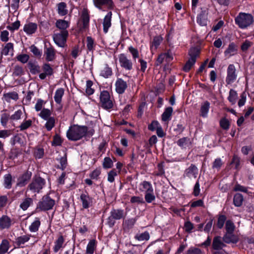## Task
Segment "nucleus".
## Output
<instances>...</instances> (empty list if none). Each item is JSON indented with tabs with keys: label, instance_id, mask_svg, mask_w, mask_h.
Segmentation results:
<instances>
[{
	"label": "nucleus",
	"instance_id": "obj_35",
	"mask_svg": "<svg viewBox=\"0 0 254 254\" xmlns=\"http://www.w3.org/2000/svg\"><path fill=\"white\" fill-rule=\"evenodd\" d=\"M9 248V243L6 240H3L0 245V254H5Z\"/></svg>",
	"mask_w": 254,
	"mask_h": 254
},
{
	"label": "nucleus",
	"instance_id": "obj_37",
	"mask_svg": "<svg viewBox=\"0 0 254 254\" xmlns=\"http://www.w3.org/2000/svg\"><path fill=\"white\" fill-rule=\"evenodd\" d=\"M33 203V199L30 197L24 199L20 205V208L26 210Z\"/></svg>",
	"mask_w": 254,
	"mask_h": 254
},
{
	"label": "nucleus",
	"instance_id": "obj_1",
	"mask_svg": "<svg viewBox=\"0 0 254 254\" xmlns=\"http://www.w3.org/2000/svg\"><path fill=\"white\" fill-rule=\"evenodd\" d=\"M94 132V127H91L74 125L68 129L66 136L69 140L76 141L79 140L85 135L92 136Z\"/></svg>",
	"mask_w": 254,
	"mask_h": 254
},
{
	"label": "nucleus",
	"instance_id": "obj_28",
	"mask_svg": "<svg viewBox=\"0 0 254 254\" xmlns=\"http://www.w3.org/2000/svg\"><path fill=\"white\" fill-rule=\"evenodd\" d=\"M198 173L197 168L194 165H191L190 166L186 171V176L191 178H195Z\"/></svg>",
	"mask_w": 254,
	"mask_h": 254
},
{
	"label": "nucleus",
	"instance_id": "obj_16",
	"mask_svg": "<svg viewBox=\"0 0 254 254\" xmlns=\"http://www.w3.org/2000/svg\"><path fill=\"white\" fill-rule=\"evenodd\" d=\"M26 116V114L24 108L19 109L16 111L11 116V121H18L24 118Z\"/></svg>",
	"mask_w": 254,
	"mask_h": 254
},
{
	"label": "nucleus",
	"instance_id": "obj_33",
	"mask_svg": "<svg viewBox=\"0 0 254 254\" xmlns=\"http://www.w3.org/2000/svg\"><path fill=\"white\" fill-rule=\"evenodd\" d=\"M64 94V89L62 88H58L55 92L54 99L55 102L58 104H60Z\"/></svg>",
	"mask_w": 254,
	"mask_h": 254
},
{
	"label": "nucleus",
	"instance_id": "obj_26",
	"mask_svg": "<svg viewBox=\"0 0 254 254\" xmlns=\"http://www.w3.org/2000/svg\"><path fill=\"white\" fill-rule=\"evenodd\" d=\"M124 216V210L120 209H114L111 212V216L109 219H114L119 220L122 218Z\"/></svg>",
	"mask_w": 254,
	"mask_h": 254
},
{
	"label": "nucleus",
	"instance_id": "obj_19",
	"mask_svg": "<svg viewBox=\"0 0 254 254\" xmlns=\"http://www.w3.org/2000/svg\"><path fill=\"white\" fill-rule=\"evenodd\" d=\"M139 190L142 192H145V193L148 192H152L153 190V188L151 184L147 181H143L140 184L139 186Z\"/></svg>",
	"mask_w": 254,
	"mask_h": 254
},
{
	"label": "nucleus",
	"instance_id": "obj_31",
	"mask_svg": "<svg viewBox=\"0 0 254 254\" xmlns=\"http://www.w3.org/2000/svg\"><path fill=\"white\" fill-rule=\"evenodd\" d=\"M58 13L61 16H64L67 13L68 10L66 8V4L64 2L58 4Z\"/></svg>",
	"mask_w": 254,
	"mask_h": 254
},
{
	"label": "nucleus",
	"instance_id": "obj_21",
	"mask_svg": "<svg viewBox=\"0 0 254 254\" xmlns=\"http://www.w3.org/2000/svg\"><path fill=\"white\" fill-rule=\"evenodd\" d=\"M99 74L100 76L107 78L112 75V70L107 64H105L101 68Z\"/></svg>",
	"mask_w": 254,
	"mask_h": 254
},
{
	"label": "nucleus",
	"instance_id": "obj_55",
	"mask_svg": "<svg viewBox=\"0 0 254 254\" xmlns=\"http://www.w3.org/2000/svg\"><path fill=\"white\" fill-rule=\"evenodd\" d=\"M42 69L44 72L48 75H51L53 73V68L51 67L49 64H44L42 66Z\"/></svg>",
	"mask_w": 254,
	"mask_h": 254
},
{
	"label": "nucleus",
	"instance_id": "obj_48",
	"mask_svg": "<svg viewBox=\"0 0 254 254\" xmlns=\"http://www.w3.org/2000/svg\"><path fill=\"white\" fill-rule=\"evenodd\" d=\"M195 63V61H194L193 59H189L183 67L184 70L186 72L189 71L191 69V68L193 66Z\"/></svg>",
	"mask_w": 254,
	"mask_h": 254
},
{
	"label": "nucleus",
	"instance_id": "obj_38",
	"mask_svg": "<svg viewBox=\"0 0 254 254\" xmlns=\"http://www.w3.org/2000/svg\"><path fill=\"white\" fill-rule=\"evenodd\" d=\"M94 4L97 7L100 8L102 5L106 4L109 7L112 6L113 1L112 0H95Z\"/></svg>",
	"mask_w": 254,
	"mask_h": 254
},
{
	"label": "nucleus",
	"instance_id": "obj_23",
	"mask_svg": "<svg viewBox=\"0 0 254 254\" xmlns=\"http://www.w3.org/2000/svg\"><path fill=\"white\" fill-rule=\"evenodd\" d=\"M173 109L169 107L167 108L162 115V121L165 123H167L171 120L173 113Z\"/></svg>",
	"mask_w": 254,
	"mask_h": 254
},
{
	"label": "nucleus",
	"instance_id": "obj_4",
	"mask_svg": "<svg viewBox=\"0 0 254 254\" xmlns=\"http://www.w3.org/2000/svg\"><path fill=\"white\" fill-rule=\"evenodd\" d=\"M226 234L224 236V241L227 243H236L238 242V238L233 234L235 229V225L234 223L230 220L227 221L226 223Z\"/></svg>",
	"mask_w": 254,
	"mask_h": 254
},
{
	"label": "nucleus",
	"instance_id": "obj_10",
	"mask_svg": "<svg viewBox=\"0 0 254 254\" xmlns=\"http://www.w3.org/2000/svg\"><path fill=\"white\" fill-rule=\"evenodd\" d=\"M12 224V220L6 215H3L0 217V230L8 229Z\"/></svg>",
	"mask_w": 254,
	"mask_h": 254
},
{
	"label": "nucleus",
	"instance_id": "obj_15",
	"mask_svg": "<svg viewBox=\"0 0 254 254\" xmlns=\"http://www.w3.org/2000/svg\"><path fill=\"white\" fill-rule=\"evenodd\" d=\"M80 198L82 202V207L84 208H88L92 205L93 199L88 195L82 193L80 195Z\"/></svg>",
	"mask_w": 254,
	"mask_h": 254
},
{
	"label": "nucleus",
	"instance_id": "obj_39",
	"mask_svg": "<svg viewBox=\"0 0 254 254\" xmlns=\"http://www.w3.org/2000/svg\"><path fill=\"white\" fill-rule=\"evenodd\" d=\"M24 74V71L22 66L15 65L13 69L12 75L13 76H20Z\"/></svg>",
	"mask_w": 254,
	"mask_h": 254
},
{
	"label": "nucleus",
	"instance_id": "obj_22",
	"mask_svg": "<svg viewBox=\"0 0 254 254\" xmlns=\"http://www.w3.org/2000/svg\"><path fill=\"white\" fill-rule=\"evenodd\" d=\"M173 59V56L171 55L169 52L167 53L162 54L158 57L157 60V64L159 65L161 64L164 60L167 62H169L172 61Z\"/></svg>",
	"mask_w": 254,
	"mask_h": 254
},
{
	"label": "nucleus",
	"instance_id": "obj_20",
	"mask_svg": "<svg viewBox=\"0 0 254 254\" xmlns=\"http://www.w3.org/2000/svg\"><path fill=\"white\" fill-rule=\"evenodd\" d=\"M210 108V103L205 101L203 103L200 107V116L203 118H206L208 116V114L209 112Z\"/></svg>",
	"mask_w": 254,
	"mask_h": 254
},
{
	"label": "nucleus",
	"instance_id": "obj_44",
	"mask_svg": "<svg viewBox=\"0 0 254 254\" xmlns=\"http://www.w3.org/2000/svg\"><path fill=\"white\" fill-rule=\"evenodd\" d=\"M243 201V197L240 193H237L234 197V204L236 206H240L242 205Z\"/></svg>",
	"mask_w": 254,
	"mask_h": 254
},
{
	"label": "nucleus",
	"instance_id": "obj_36",
	"mask_svg": "<svg viewBox=\"0 0 254 254\" xmlns=\"http://www.w3.org/2000/svg\"><path fill=\"white\" fill-rule=\"evenodd\" d=\"M238 98V94L236 91L231 89L229 91V95L228 97V100L232 105H234L236 103Z\"/></svg>",
	"mask_w": 254,
	"mask_h": 254
},
{
	"label": "nucleus",
	"instance_id": "obj_45",
	"mask_svg": "<svg viewBox=\"0 0 254 254\" xmlns=\"http://www.w3.org/2000/svg\"><path fill=\"white\" fill-rule=\"evenodd\" d=\"M199 51L196 48H191L189 51V59H192L196 62V59L198 56Z\"/></svg>",
	"mask_w": 254,
	"mask_h": 254
},
{
	"label": "nucleus",
	"instance_id": "obj_17",
	"mask_svg": "<svg viewBox=\"0 0 254 254\" xmlns=\"http://www.w3.org/2000/svg\"><path fill=\"white\" fill-rule=\"evenodd\" d=\"M37 29V25L35 23L29 22L25 24L23 27L24 31L28 35L34 33Z\"/></svg>",
	"mask_w": 254,
	"mask_h": 254
},
{
	"label": "nucleus",
	"instance_id": "obj_52",
	"mask_svg": "<svg viewBox=\"0 0 254 254\" xmlns=\"http://www.w3.org/2000/svg\"><path fill=\"white\" fill-rule=\"evenodd\" d=\"M16 58L18 61L22 64L27 63L29 59V56L27 54H19L18 55Z\"/></svg>",
	"mask_w": 254,
	"mask_h": 254
},
{
	"label": "nucleus",
	"instance_id": "obj_40",
	"mask_svg": "<svg viewBox=\"0 0 254 254\" xmlns=\"http://www.w3.org/2000/svg\"><path fill=\"white\" fill-rule=\"evenodd\" d=\"M224 245L221 241L220 237H217L214 238L213 242V248L215 250H219L222 249Z\"/></svg>",
	"mask_w": 254,
	"mask_h": 254
},
{
	"label": "nucleus",
	"instance_id": "obj_49",
	"mask_svg": "<svg viewBox=\"0 0 254 254\" xmlns=\"http://www.w3.org/2000/svg\"><path fill=\"white\" fill-rule=\"evenodd\" d=\"M178 144L182 147L186 148L189 147L190 144V141L189 138H183L178 141Z\"/></svg>",
	"mask_w": 254,
	"mask_h": 254
},
{
	"label": "nucleus",
	"instance_id": "obj_27",
	"mask_svg": "<svg viewBox=\"0 0 254 254\" xmlns=\"http://www.w3.org/2000/svg\"><path fill=\"white\" fill-rule=\"evenodd\" d=\"M96 246L97 242L95 239L90 240L86 247V254H93Z\"/></svg>",
	"mask_w": 254,
	"mask_h": 254
},
{
	"label": "nucleus",
	"instance_id": "obj_5",
	"mask_svg": "<svg viewBox=\"0 0 254 254\" xmlns=\"http://www.w3.org/2000/svg\"><path fill=\"white\" fill-rule=\"evenodd\" d=\"M100 104L103 108L106 110L113 108V100L108 91L104 90L101 92L100 95Z\"/></svg>",
	"mask_w": 254,
	"mask_h": 254
},
{
	"label": "nucleus",
	"instance_id": "obj_63",
	"mask_svg": "<svg viewBox=\"0 0 254 254\" xmlns=\"http://www.w3.org/2000/svg\"><path fill=\"white\" fill-rule=\"evenodd\" d=\"M0 39L2 42H6L9 40V32L7 30H3L1 32Z\"/></svg>",
	"mask_w": 254,
	"mask_h": 254
},
{
	"label": "nucleus",
	"instance_id": "obj_61",
	"mask_svg": "<svg viewBox=\"0 0 254 254\" xmlns=\"http://www.w3.org/2000/svg\"><path fill=\"white\" fill-rule=\"evenodd\" d=\"M117 176V172L113 169L110 171L108 174V181L113 183L115 180V177Z\"/></svg>",
	"mask_w": 254,
	"mask_h": 254
},
{
	"label": "nucleus",
	"instance_id": "obj_58",
	"mask_svg": "<svg viewBox=\"0 0 254 254\" xmlns=\"http://www.w3.org/2000/svg\"><path fill=\"white\" fill-rule=\"evenodd\" d=\"M236 51V48L235 44L232 43L229 45L228 49L225 51V53L226 55H229L230 56L233 55Z\"/></svg>",
	"mask_w": 254,
	"mask_h": 254
},
{
	"label": "nucleus",
	"instance_id": "obj_47",
	"mask_svg": "<svg viewBox=\"0 0 254 254\" xmlns=\"http://www.w3.org/2000/svg\"><path fill=\"white\" fill-rule=\"evenodd\" d=\"M9 120H10V116L9 114L7 113H3L1 114L0 117V123L3 127H6L8 121Z\"/></svg>",
	"mask_w": 254,
	"mask_h": 254
},
{
	"label": "nucleus",
	"instance_id": "obj_50",
	"mask_svg": "<svg viewBox=\"0 0 254 254\" xmlns=\"http://www.w3.org/2000/svg\"><path fill=\"white\" fill-rule=\"evenodd\" d=\"M47 122L45 124V127L48 130H50L55 125V120L54 117H51L46 120Z\"/></svg>",
	"mask_w": 254,
	"mask_h": 254
},
{
	"label": "nucleus",
	"instance_id": "obj_54",
	"mask_svg": "<svg viewBox=\"0 0 254 254\" xmlns=\"http://www.w3.org/2000/svg\"><path fill=\"white\" fill-rule=\"evenodd\" d=\"M30 51L33 54V55L36 57L40 58L41 57L42 52L37 47L34 45H32L30 47Z\"/></svg>",
	"mask_w": 254,
	"mask_h": 254
},
{
	"label": "nucleus",
	"instance_id": "obj_41",
	"mask_svg": "<svg viewBox=\"0 0 254 254\" xmlns=\"http://www.w3.org/2000/svg\"><path fill=\"white\" fill-rule=\"evenodd\" d=\"M12 176L10 174H6L4 176L3 185L5 188L10 189L11 187Z\"/></svg>",
	"mask_w": 254,
	"mask_h": 254
},
{
	"label": "nucleus",
	"instance_id": "obj_59",
	"mask_svg": "<svg viewBox=\"0 0 254 254\" xmlns=\"http://www.w3.org/2000/svg\"><path fill=\"white\" fill-rule=\"evenodd\" d=\"M46 102L41 99H38L35 106V109L38 112L42 111L43 106L45 104Z\"/></svg>",
	"mask_w": 254,
	"mask_h": 254
},
{
	"label": "nucleus",
	"instance_id": "obj_57",
	"mask_svg": "<svg viewBox=\"0 0 254 254\" xmlns=\"http://www.w3.org/2000/svg\"><path fill=\"white\" fill-rule=\"evenodd\" d=\"M155 199V196L154 194V190L152 192H148L145 194V200L147 203H151Z\"/></svg>",
	"mask_w": 254,
	"mask_h": 254
},
{
	"label": "nucleus",
	"instance_id": "obj_18",
	"mask_svg": "<svg viewBox=\"0 0 254 254\" xmlns=\"http://www.w3.org/2000/svg\"><path fill=\"white\" fill-rule=\"evenodd\" d=\"M112 12H109L105 16L103 20V31L105 33L108 31L109 28L111 26Z\"/></svg>",
	"mask_w": 254,
	"mask_h": 254
},
{
	"label": "nucleus",
	"instance_id": "obj_8",
	"mask_svg": "<svg viewBox=\"0 0 254 254\" xmlns=\"http://www.w3.org/2000/svg\"><path fill=\"white\" fill-rule=\"evenodd\" d=\"M119 61L122 67L127 70H130L132 69V63L125 54H122L119 55Z\"/></svg>",
	"mask_w": 254,
	"mask_h": 254
},
{
	"label": "nucleus",
	"instance_id": "obj_51",
	"mask_svg": "<svg viewBox=\"0 0 254 254\" xmlns=\"http://www.w3.org/2000/svg\"><path fill=\"white\" fill-rule=\"evenodd\" d=\"M93 83L91 80H87L86 83V93L87 95H90L93 94L94 90L91 87Z\"/></svg>",
	"mask_w": 254,
	"mask_h": 254
},
{
	"label": "nucleus",
	"instance_id": "obj_64",
	"mask_svg": "<svg viewBox=\"0 0 254 254\" xmlns=\"http://www.w3.org/2000/svg\"><path fill=\"white\" fill-rule=\"evenodd\" d=\"M94 40L91 37H87V48L89 51H93L94 49Z\"/></svg>",
	"mask_w": 254,
	"mask_h": 254
},
{
	"label": "nucleus",
	"instance_id": "obj_14",
	"mask_svg": "<svg viewBox=\"0 0 254 254\" xmlns=\"http://www.w3.org/2000/svg\"><path fill=\"white\" fill-rule=\"evenodd\" d=\"M31 176L32 173L31 172H25L18 178L17 186L20 187L25 186Z\"/></svg>",
	"mask_w": 254,
	"mask_h": 254
},
{
	"label": "nucleus",
	"instance_id": "obj_11",
	"mask_svg": "<svg viewBox=\"0 0 254 254\" xmlns=\"http://www.w3.org/2000/svg\"><path fill=\"white\" fill-rule=\"evenodd\" d=\"M127 87L126 81L122 78H118L115 82V90L118 94H123Z\"/></svg>",
	"mask_w": 254,
	"mask_h": 254
},
{
	"label": "nucleus",
	"instance_id": "obj_32",
	"mask_svg": "<svg viewBox=\"0 0 254 254\" xmlns=\"http://www.w3.org/2000/svg\"><path fill=\"white\" fill-rule=\"evenodd\" d=\"M56 25L57 28L62 30V31H67L66 29L69 27V23L67 21L59 19L56 21Z\"/></svg>",
	"mask_w": 254,
	"mask_h": 254
},
{
	"label": "nucleus",
	"instance_id": "obj_60",
	"mask_svg": "<svg viewBox=\"0 0 254 254\" xmlns=\"http://www.w3.org/2000/svg\"><path fill=\"white\" fill-rule=\"evenodd\" d=\"M30 237V235H27L19 237L17 239V243L19 245L24 244L29 240Z\"/></svg>",
	"mask_w": 254,
	"mask_h": 254
},
{
	"label": "nucleus",
	"instance_id": "obj_7",
	"mask_svg": "<svg viewBox=\"0 0 254 254\" xmlns=\"http://www.w3.org/2000/svg\"><path fill=\"white\" fill-rule=\"evenodd\" d=\"M54 205L55 200L46 195L39 202L38 207L42 210H48L52 209Z\"/></svg>",
	"mask_w": 254,
	"mask_h": 254
},
{
	"label": "nucleus",
	"instance_id": "obj_53",
	"mask_svg": "<svg viewBox=\"0 0 254 254\" xmlns=\"http://www.w3.org/2000/svg\"><path fill=\"white\" fill-rule=\"evenodd\" d=\"M113 162L109 157H105L103 162V167L105 169H109L112 167Z\"/></svg>",
	"mask_w": 254,
	"mask_h": 254
},
{
	"label": "nucleus",
	"instance_id": "obj_30",
	"mask_svg": "<svg viewBox=\"0 0 254 254\" xmlns=\"http://www.w3.org/2000/svg\"><path fill=\"white\" fill-rule=\"evenodd\" d=\"M40 225V219L36 217L29 226V230L31 232H36L38 230Z\"/></svg>",
	"mask_w": 254,
	"mask_h": 254
},
{
	"label": "nucleus",
	"instance_id": "obj_43",
	"mask_svg": "<svg viewBox=\"0 0 254 254\" xmlns=\"http://www.w3.org/2000/svg\"><path fill=\"white\" fill-rule=\"evenodd\" d=\"M149 234L147 232H145L141 234H137L135 236V238L139 241H147L149 239Z\"/></svg>",
	"mask_w": 254,
	"mask_h": 254
},
{
	"label": "nucleus",
	"instance_id": "obj_6",
	"mask_svg": "<svg viewBox=\"0 0 254 254\" xmlns=\"http://www.w3.org/2000/svg\"><path fill=\"white\" fill-rule=\"evenodd\" d=\"M68 35L67 31H61L60 33H55L53 38L55 44L59 47H64Z\"/></svg>",
	"mask_w": 254,
	"mask_h": 254
},
{
	"label": "nucleus",
	"instance_id": "obj_9",
	"mask_svg": "<svg viewBox=\"0 0 254 254\" xmlns=\"http://www.w3.org/2000/svg\"><path fill=\"white\" fill-rule=\"evenodd\" d=\"M237 76L235 66L233 64L229 65L227 69V76L226 78L227 84H231L234 82L237 78Z\"/></svg>",
	"mask_w": 254,
	"mask_h": 254
},
{
	"label": "nucleus",
	"instance_id": "obj_12",
	"mask_svg": "<svg viewBox=\"0 0 254 254\" xmlns=\"http://www.w3.org/2000/svg\"><path fill=\"white\" fill-rule=\"evenodd\" d=\"M44 53L46 61L48 62L53 61L56 58V51L52 46L49 47L45 46Z\"/></svg>",
	"mask_w": 254,
	"mask_h": 254
},
{
	"label": "nucleus",
	"instance_id": "obj_25",
	"mask_svg": "<svg viewBox=\"0 0 254 254\" xmlns=\"http://www.w3.org/2000/svg\"><path fill=\"white\" fill-rule=\"evenodd\" d=\"M64 239L63 236H60L54 242L53 250L55 253H57L63 247Z\"/></svg>",
	"mask_w": 254,
	"mask_h": 254
},
{
	"label": "nucleus",
	"instance_id": "obj_42",
	"mask_svg": "<svg viewBox=\"0 0 254 254\" xmlns=\"http://www.w3.org/2000/svg\"><path fill=\"white\" fill-rule=\"evenodd\" d=\"M27 118V116H26L24 119V121L21 124V125L19 126V128L20 130H24L28 128L32 125V121L31 120H26Z\"/></svg>",
	"mask_w": 254,
	"mask_h": 254
},
{
	"label": "nucleus",
	"instance_id": "obj_3",
	"mask_svg": "<svg viewBox=\"0 0 254 254\" xmlns=\"http://www.w3.org/2000/svg\"><path fill=\"white\" fill-rule=\"evenodd\" d=\"M253 17L249 13L241 12L235 18L236 23L241 28H246L253 22Z\"/></svg>",
	"mask_w": 254,
	"mask_h": 254
},
{
	"label": "nucleus",
	"instance_id": "obj_56",
	"mask_svg": "<svg viewBox=\"0 0 254 254\" xmlns=\"http://www.w3.org/2000/svg\"><path fill=\"white\" fill-rule=\"evenodd\" d=\"M20 25V21L19 20H17L15 22L12 23L11 25H8L6 26V28L11 31H14L18 29Z\"/></svg>",
	"mask_w": 254,
	"mask_h": 254
},
{
	"label": "nucleus",
	"instance_id": "obj_2",
	"mask_svg": "<svg viewBox=\"0 0 254 254\" xmlns=\"http://www.w3.org/2000/svg\"><path fill=\"white\" fill-rule=\"evenodd\" d=\"M46 184L45 180L40 177L35 176L32 182L29 184L26 190L31 191L33 193H40Z\"/></svg>",
	"mask_w": 254,
	"mask_h": 254
},
{
	"label": "nucleus",
	"instance_id": "obj_46",
	"mask_svg": "<svg viewBox=\"0 0 254 254\" xmlns=\"http://www.w3.org/2000/svg\"><path fill=\"white\" fill-rule=\"evenodd\" d=\"M51 112L49 109H43L39 114V116L44 120H47L51 118Z\"/></svg>",
	"mask_w": 254,
	"mask_h": 254
},
{
	"label": "nucleus",
	"instance_id": "obj_62",
	"mask_svg": "<svg viewBox=\"0 0 254 254\" xmlns=\"http://www.w3.org/2000/svg\"><path fill=\"white\" fill-rule=\"evenodd\" d=\"M162 38L160 36H156L154 37L152 42V48L154 47L155 49H157L162 41Z\"/></svg>",
	"mask_w": 254,
	"mask_h": 254
},
{
	"label": "nucleus",
	"instance_id": "obj_13",
	"mask_svg": "<svg viewBox=\"0 0 254 254\" xmlns=\"http://www.w3.org/2000/svg\"><path fill=\"white\" fill-rule=\"evenodd\" d=\"M14 52V45L11 42L6 43L3 47L1 51L0 60L2 58V56H7L9 54L12 56Z\"/></svg>",
	"mask_w": 254,
	"mask_h": 254
},
{
	"label": "nucleus",
	"instance_id": "obj_29",
	"mask_svg": "<svg viewBox=\"0 0 254 254\" xmlns=\"http://www.w3.org/2000/svg\"><path fill=\"white\" fill-rule=\"evenodd\" d=\"M28 67L30 72L33 74H36L40 72V66L36 62H29Z\"/></svg>",
	"mask_w": 254,
	"mask_h": 254
},
{
	"label": "nucleus",
	"instance_id": "obj_24",
	"mask_svg": "<svg viewBox=\"0 0 254 254\" xmlns=\"http://www.w3.org/2000/svg\"><path fill=\"white\" fill-rule=\"evenodd\" d=\"M81 19L82 26L80 27L81 30L85 29L88 27L89 22V16L87 11L84 10L83 11L81 15Z\"/></svg>",
	"mask_w": 254,
	"mask_h": 254
},
{
	"label": "nucleus",
	"instance_id": "obj_34",
	"mask_svg": "<svg viewBox=\"0 0 254 254\" xmlns=\"http://www.w3.org/2000/svg\"><path fill=\"white\" fill-rule=\"evenodd\" d=\"M5 100L9 102L11 100H17L18 98V94L15 92H8L4 94Z\"/></svg>",
	"mask_w": 254,
	"mask_h": 254
}]
</instances>
